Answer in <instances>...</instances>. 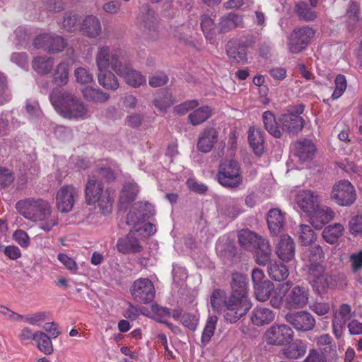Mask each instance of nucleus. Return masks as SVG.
I'll use <instances>...</instances> for the list:
<instances>
[{
  "label": "nucleus",
  "mask_w": 362,
  "mask_h": 362,
  "mask_svg": "<svg viewBox=\"0 0 362 362\" xmlns=\"http://www.w3.org/2000/svg\"><path fill=\"white\" fill-rule=\"evenodd\" d=\"M296 245L293 240L288 235H282L279 238L275 248L278 257L285 262H289L294 259Z\"/></svg>",
  "instance_id": "obj_21"
},
{
  "label": "nucleus",
  "mask_w": 362,
  "mask_h": 362,
  "mask_svg": "<svg viewBox=\"0 0 362 362\" xmlns=\"http://www.w3.org/2000/svg\"><path fill=\"white\" fill-rule=\"evenodd\" d=\"M138 231V230H132L125 237L117 240L116 247L119 252L124 255L136 254L143 250L144 247L136 236Z\"/></svg>",
  "instance_id": "obj_19"
},
{
  "label": "nucleus",
  "mask_w": 362,
  "mask_h": 362,
  "mask_svg": "<svg viewBox=\"0 0 362 362\" xmlns=\"http://www.w3.org/2000/svg\"><path fill=\"white\" fill-rule=\"evenodd\" d=\"M242 23L243 18L240 16L230 13L220 19L218 29L220 32H227L240 25Z\"/></svg>",
  "instance_id": "obj_40"
},
{
  "label": "nucleus",
  "mask_w": 362,
  "mask_h": 362,
  "mask_svg": "<svg viewBox=\"0 0 362 362\" xmlns=\"http://www.w3.org/2000/svg\"><path fill=\"white\" fill-rule=\"evenodd\" d=\"M315 31L309 26L296 28L290 34L288 49L291 53L297 54L303 50L315 36Z\"/></svg>",
  "instance_id": "obj_12"
},
{
  "label": "nucleus",
  "mask_w": 362,
  "mask_h": 362,
  "mask_svg": "<svg viewBox=\"0 0 362 362\" xmlns=\"http://www.w3.org/2000/svg\"><path fill=\"white\" fill-rule=\"evenodd\" d=\"M350 231L354 235H362V214L352 218L349 222Z\"/></svg>",
  "instance_id": "obj_64"
},
{
  "label": "nucleus",
  "mask_w": 362,
  "mask_h": 362,
  "mask_svg": "<svg viewBox=\"0 0 362 362\" xmlns=\"http://www.w3.org/2000/svg\"><path fill=\"white\" fill-rule=\"evenodd\" d=\"M346 88V80L343 75H338L335 78V88L332 98L335 100L339 98Z\"/></svg>",
  "instance_id": "obj_57"
},
{
  "label": "nucleus",
  "mask_w": 362,
  "mask_h": 362,
  "mask_svg": "<svg viewBox=\"0 0 362 362\" xmlns=\"http://www.w3.org/2000/svg\"><path fill=\"white\" fill-rule=\"evenodd\" d=\"M137 23L142 30L144 37L150 42H154L159 38L158 22L153 11L148 5H144L140 8L137 17Z\"/></svg>",
  "instance_id": "obj_8"
},
{
  "label": "nucleus",
  "mask_w": 362,
  "mask_h": 362,
  "mask_svg": "<svg viewBox=\"0 0 362 362\" xmlns=\"http://www.w3.org/2000/svg\"><path fill=\"white\" fill-rule=\"evenodd\" d=\"M314 144L308 139L296 142L293 145V153L302 162L312 159L315 152Z\"/></svg>",
  "instance_id": "obj_29"
},
{
  "label": "nucleus",
  "mask_w": 362,
  "mask_h": 362,
  "mask_svg": "<svg viewBox=\"0 0 362 362\" xmlns=\"http://www.w3.org/2000/svg\"><path fill=\"white\" fill-rule=\"evenodd\" d=\"M199 318L190 313H184L180 320V322L186 327L195 330L198 324Z\"/></svg>",
  "instance_id": "obj_63"
},
{
  "label": "nucleus",
  "mask_w": 362,
  "mask_h": 362,
  "mask_svg": "<svg viewBox=\"0 0 362 362\" xmlns=\"http://www.w3.org/2000/svg\"><path fill=\"white\" fill-rule=\"evenodd\" d=\"M12 95L8 88L6 76L0 71V105L11 100Z\"/></svg>",
  "instance_id": "obj_50"
},
{
  "label": "nucleus",
  "mask_w": 362,
  "mask_h": 362,
  "mask_svg": "<svg viewBox=\"0 0 362 362\" xmlns=\"http://www.w3.org/2000/svg\"><path fill=\"white\" fill-rule=\"evenodd\" d=\"M354 316L355 312L346 303L341 304L333 311L332 328V332L337 339L341 337L346 323Z\"/></svg>",
  "instance_id": "obj_15"
},
{
  "label": "nucleus",
  "mask_w": 362,
  "mask_h": 362,
  "mask_svg": "<svg viewBox=\"0 0 362 362\" xmlns=\"http://www.w3.org/2000/svg\"><path fill=\"white\" fill-rule=\"evenodd\" d=\"M54 79L60 86L65 85L69 80V66L66 63H60L54 72Z\"/></svg>",
  "instance_id": "obj_51"
},
{
  "label": "nucleus",
  "mask_w": 362,
  "mask_h": 362,
  "mask_svg": "<svg viewBox=\"0 0 362 362\" xmlns=\"http://www.w3.org/2000/svg\"><path fill=\"white\" fill-rule=\"evenodd\" d=\"M231 295L228 303L227 317L230 321H238L251 308L247 291V278L241 274H233L231 280Z\"/></svg>",
  "instance_id": "obj_3"
},
{
  "label": "nucleus",
  "mask_w": 362,
  "mask_h": 362,
  "mask_svg": "<svg viewBox=\"0 0 362 362\" xmlns=\"http://www.w3.org/2000/svg\"><path fill=\"white\" fill-rule=\"evenodd\" d=\"M130 293L136 302L148 304L154 299L156 290L150 279L139 278L133 282L130 287Z\"/></svg>",
  "instance_id": "obj_14"
},
{
  "label": "nucleus",
  "mask_w": 362,
  "mask_h": 362,
  "mask_svg": "<svg viewBox=\"0 0 362 362\" xmlns=\"http://www.w3.org/2000/svg\"><path fill=\"white\" fill-rule=\"evenodd\" d=\"M262 121L266 130L276 138H281L282 133L279 122L276 121L271 111H266L262 115Z\"/></svg>",
  "instance_id": "obj_37"
},
{
  "label": "nucleus",
  "mask_w": 362,
  "mask_h": 362,
  "mask_svg": "<svg viewBox=\"0 0 362 362\" xmlns=\"http://www.w3.org/2000/svg\"><path fill=\"white\" fill-rule=\"evenodd\" d=\"M49 98L56 111L64 118L80 120L88 117V105L70 91L54 90Z\"/></svg>",
  "instance_id": "obj_2"
},
{
  "label": "nucleus",
  "mask_w": 362,
  "mask_h": 362,
  "mask_svg": "<svg viewBox=\"0 0 362 362\" xmlns=\"http://www.w3.org/2000/svg\"><path fill=\"white\" fill-rule=\"evenodd\" d=\"M117 75L122 77L127 84L133 88H139L146 83V76L139 71L134 69L126 62Z\"/></svg>",
  "instance_id": "obj_23"
},
{
  "label": "nucleus",
  "mask_w": 362,
  "mask_h": 362,
  "mask_svg": "<svg viewBox=\"0 0 362 362\" xmlns=\"http://www.w3.org/2000/svg\"><path fill=\"white\" fill-rule=\"evenodd\" d=\"M330 199L341 206H349L356 199V192L354 185L348 180H342L334 184Z\"/></svg>",
  "instance_id": "obj_10"
},
{
  "label": "nucleus",
  "mask_w": 362,
  "mask_h": 362,
  "mask_svg": "<svg viewBox=\"0 0 362 362\" xmlns=\"http://www.w3.org/2000/svg\"><path fill=\"white\" fill-rule=\"evenodd\" d=\"M304 111V105L302 104L291 107L286 112L281 114L279 117L281 133L286 132L296 135L300 132L304 125L305 120L300 116Z\"/></svg>",
  "instance_id": "obj_6"
},
{
  "label": "nucleus",
  "mask_w": 362,
  "mask_h": 362,
  "mask_svg": "<svg viewBox=\"0 0 362 362\" xmlns=\"http://www.w3.org/2000/svg\"><path fill=\"white\" fill-rule=\"evenodd\" d=\"M238 240L242 247L248 250H253L259 247L262 241L267 240L262 238L249 229H243L238 233Z\"/></svg>",
  "instance_id": "obj_27"
},
{
  "label": "nucleus",
  "mask_w": 362,
  "mask_h": 362,
  "mask_svg": "<svg viewBox=\"0 0 362 362\" xmlns=\"http://www.w3.org/2000/svg\"><path fill=\"white\" fill-rule=\"evenodd\" d=\"M267 272L269 277L276 281L285 280L289 274L287 267L276 261L270 263Z\"/></svg>",
  "instance_id": "obj_39"
},
{
  "label": "nucleus",
  "mask_w": 362,
  "mask_h": 362,
  "mask_svg": "<svg viewBox=\"0 0 362 362\" xmlns=\"http://www.w3.org/2000/svg\"><path fill=\"white\" fill-rule=\"evenodd\" d=\"M192 32L185 25L172 31V35L180 42L187 43L190 41Z\"/></svg>",
  "instance_id": "obj_58"
},
{
  "label": "nucleus",
  "mask_w": 362,
  "mask_h": 362,
  "mask_svg": "<svg viewBox=\"0 0 362 362\" xmlns=\"http://www.w3.org/2000/svg\"><path fill=\"white\" fill-rule=\"evenodd\" d=\"M153 214V206L150 203L147 202H136L127 216V223L128 225H136Z\"/></svg>",
  "instance_id": "obj_20"
},
{
  "label": "nucleus",
  "mask_w": 362,
  "mask_h": 362,
  "mask_svg": "<svg viewBox=\"0 0 362 362\" xmlns=\"http://www.w3.org/2000/svg\"><path fill=\"white\" fill-rule=\"evenodd\" d=\"M16 209L27 220L39 222L41 230L48 233L58 225L57 215L52 214L50 203L40 198H26L16 203Z\"/></svg>",
  "instance_id": "obj_1"
},
{
  "label": "nucleus",
  "mask_w": 362,
  "mask_h": 362,
  "mask_svg": "<svg viewBox=\"0 0 362 362\" xmlns=\"http://www.w3.org/2000/svg\"><path fill=\"white\" fill-rule=\"evenodd\" d=\"M306 350V343L297 339L284 350V354L286 358L298 359L305 355Z\"/></svg>",
  "instance_id": "obj_38"
},
{
  "label": "nucleus",
  "mask_w": 362,
  "mask_h": 362,
  "mask_svg": "<svg viewBox=\"0 0 362 362\" xmlns=\"http://www.w3.org/2000/svg\"><path fill=\"white\" fill-rule=\"evenodd\" d=\"M274 313L267 308H255L251 313V322L257 326L268 325L274 320Z\"/></svg>",
  "instance_id": "obj_32"
},
{
  "label": "nucleus",
  "mask_w": 362,
  "mask_h": 362,
  "mask_svg": "<svg viewBox=\"0 0 362 362\" xmlns=\"http://www.w3.org/2000/svg\"><path fill=\"white\" fill-rule=\"evenodd\" d=\"M228 302L229 298L226 299V293L221 290H215L210 298V304L212 309L216 313L223 311L225 320L230 323H234L236 321H230L227 317V314L228 313Z\"/></svg>",
  "instance_id": "obj_25"
},
{
  "label": "nucleus",
  "mask_w": 362,
  "mask_h": 362,
  "mask_svg": "<svg viewBox=\"0 0 362 362\" xmlns=\"http://www.w3.org/2000/svg\"><path fill=\"white\" fill-rule=\"evenodd\" d=\"M217 179L223 187H238L243 181L238 163L234 160L222 161L219 165Z\"/></svg>",
  "instance_id": "obj_7"
},
{
  "label": "nucleus",
  "mask_w": 362,
  "mask_h": 362,
  "mask_svg": "<svg viewBox=\"0 0 362 362\" xmlns=\"http://www.w3.org/2000/svg\"><path fill=\"white\" fill-rule=\"evenodd\" d=\"M199 105V103L197 100H192L181 103L174 108V112L177 115H183L189 111L193 110Z\"/></svg>",
  "instance_id": "obj_56"
},
{
  "label": "nucleus",
  "mask_w": 362,
  "mask_h": 362,
  "mask_svg": "<svg viewBox=\"0 0 362 362\" xmlns=\"http://www.w3.org/2000/svg\"><path fill=\"white\" fill-rule=\"evenodd\" d=\"M300 240L303 245H310L316 239V235L309 225L300 226Z\"/></svg>",
  "instance_id": "obj_54"
},
{
  "label": "nucleus",
  "mask_w": 362,
  "mask_h": 362,
  "mask_svg": "<svg viewBox=\"0 0 362 362\" xmlns=\"http://www.w3.org/2000/svg\"><path fill=\"white\" fill-rule=\"evenodd\" d=\"M85 198L87 204L99 208L104 215L112 212L114 196L109 189L103 191V185L95 175L88 180L85 187Z\"/></svg>",
  "instance_id": "obj_4"
},
{
  "label": "nucleus",
  "mask_w": 362,
  "mask_h": 362,
  "mask_svg": "<svg viewBox=\"0 0 362 362\" xmlns=\"http://www.w3.org/2000/svg\"><path fill=\"white\" fill-rule=\"evenodd\" d=\"M267 224L274 235L279 233L285 224L284 214L279 209H272L267 215Z\"/></svg>",
  "instance_id": "obj_31"
},
{
  "label": "nucleus",
  "mask_w": 362,
  "mask_h": 362,
  "mask_svg": "<svg viewBox=\"0 0 362 362\" xmlns=\"http://www.w3.org/2000/svg\"><path fill=\"white\" fill-rule=\"evenodd\" d=\"M98 81L99 84L107 90H117L119 86V81L115 74L109 69L98 70Z\"/></svg>",
  "instance_id": "obj_35"
},
{
  "label": "nucleus",
  "mask_w": 362,
  "mask_h": 362,
  "mask_svg": "<svg viewBox=\"0 0 362 362\" xmlns=\"http://www.w3.org/2000/svg\"><path fill=\"white\" fill-rule=\"evenodd\" d=\"M212 110L208 105L194 109L187 116V121L192 126H199L205 122L211 116Z\"/></svg>",
  "instance_id": "obj_33"
},
{
  "label": "nucleus",
  "mask_w": 362,
  "mask_h": 362,
  "mask_svg": "<svg viewBox=\"0 0 362 362\" xmlns=\"http://www.w3.org/2000/svg\"><path fill=\"white\" fill-rule=\"evenodd\" d=\"M79 22L78 16L72 13H66L62 22V28L67 31H74L78 28Z\"/></svg>",
  "instance_id": "obj_53"
},
{
  "label": "nucleus",
  "mask_w": 362,
  "mask_h": 362,
  "mask_svg": "<svg viewBox=\"0 0 362 362\" xmlns=\"http://www.w3.org/2000/svg\"><path fill=\"white\" fill-rule=\"evenodd\" d=\"M255 289V295L259 301H266L269 298L271 295V292L274 289V284L267 280L264 281L262 284H258L257 286H254Z\"/></svg>",
  "instance_id": "obj_47"
},
{
  "label": "nucleus",
  "mask_w": 362,
  "mask_h": 362,
  "mask_svg": "<svg viewBox=\"0 0 362 362\" xmlns=\"http://www.w3.org/2000/svg\"><path fill=\"white\" fill-rule=\"evenodd\" d=\"M296 202L298 206L308 215L320 205L318 194L310 190L300 191L296 195Z\"/></svg>",
  "instance_id": "obj_22"
},
{
  "label": "nucleus",
  "mask_w": 362,
  "mask_h": 362,
  "mask_svg": "<svg viewBox=\"0 0 362 362\" xmlns=\"http://www.w3.org/2000/svg\"><path fill=\"white\" fill-rule=\"evenodd\" d=\"M125 62V53L122 49H112L107 45L98 47L95 54V64L98 70L111 68L117 75Z\"/></svg>",
  "instance_id": "obj_5"
},
{
  "label": "nucleus",
  "mask_w": 362,
  "mask_h": 362,
  "mask_svg": "<svg viewBox=\"0 0 362 362\" xmlns=\"http://www.w3.org/2000/svg\"><path fill=\"white\" fill-rule=\"evenodd\" d=\"M81 31L90 38L98 37L102 32L100 21L95 16H87L82 21Z\"/></svg>",
  "instance_id": "obj_26"
},
{
  "label": "nucleus",
  "mask_w": 362,
  "mask_h": 362,
  "mask_svg": "<svg viewBox=\"0 0 362 362\" xmlns=\"http://www.w3.org/2000/svg\"><path fill=\"white\" fill-rule=\"evenodd\" d=\"M294 11L300 20L306 22L313 21L317 18L316 12L304 1L296 4Z\"/></svg>",
  "instance_id": "obj_42"
},
{
  "label": "nucleus",
  "mask_w": 362,
  "mask_h": 362,
  "mask_svg": "<svg viewBox=\"0 0 362 362\" xmlns=\"http://www.w3.org/2000/svg\"><path fill=\"white\" fill-rule=\"evenodd\" d=\"M248 141L255 154L260 156L264 151V133L257 127H251L248 130Z\"/></svg>",
  "instance_id": "obj_28"
},
{
  "label": "nucleus",
  "mask_w": 362,
  "mask_h": 362,
  "mask_svg": "<svg viewBox=\"0 0 362 362\" xmlns=\"http://www.w3.org/2000/svg\"><path fill=\"white\" fill-rule=\"evenodd\" d=\"M79 189L74 186L64 185L56 194V206L62 213L71 211L75 203V199L78 196Z\"/></svg>",
  "instance_id": "obj_17"
},
{
  "label": "nucleus",
  "mask_w": 362,
  "mask_h": 362,
  "mask_svg": "<svg viewBox=\"0 0 362 362\" xmlns=\"http://www.w3.org/2000/svg\"><path fill=\"white\" fill-rule=\"evenodd\" d=\"M228 57L237 63H245L247 60L246 52L244 49L238 50L235 47H230L227 50Z\"/></svg>",
  "instance_id": "obj_61"
},
{
  "label": "nucleus",
  "mask_w": 362,
  "mask_h": 362,
  "mask_svg": "<svg viewBox=\"0 0 362 362\" xmlns=\"http://www.w3.org/2000/svg\"><path fill=\"white\" fill-rule=\"evenodd\" d=\"M53 64L52 58L38 57L33 59V67L37 72L44 74L51 71Z\"/></svg>",
  "instance_id": "obj_49"
},
{
  "label": "nucleus",
  "mask_w": 362,
  "mask_h": 362,
  "mask_svg": "<svg viewBox=\"0 0 362 362\" xmlns=\"http://www.w3.org/2000/svg\"><path fill=\"white\" fill-rule=\"evenodd\" d=\"M344 230V226L340 223L327 226L322 231V238L327 243L334 244L338 241L339 238L342 235Z\"/></svg>",
  "instance_id": "obj_41"
},
{
  "label": "nucleus",
  "mask_w": 362,
  "mask_h": 362,
  "mask_svg": "<svg viewBox=\"0 0 362 362\" xmlns=\"http://www.w3.org/2000/svg\"><path fill=\"white\" fill-rule=\"evenodd\" d=\"M218 131L214 127H206L199 134L197 148L202 153H209L217 142Z\"/></svg>",
  "instance_id": "obj_24"
},
{
  "label": "nucleus",
  "mask_w": 362,
  "mask_h": 362,
  "mask_svg": "<svg viewBox=\"0 0 362 362\" xmlns=\"http://www.w3.org/2000/svg\"><path fill=\"white\" fill-rule=\"evenodd\" d=\"M315 341L317 346V350L325 352L328 355H334L336 353V346L333 339L329 334H323L315 338Z\"/></svg>",
  "instance_id": "obj_43"
},
{
  "label": "nucleus",
  "mask_w": 362,
  "mask_h": 362,
  "mask_svg": "<svg viewBox=\"0 0 362 362\" xmlns=\"http://www.w3.org/2000/svg\"><path fill=\"white\" fill-rule=\"evenodd\" d=\"M286 321L298 331H310L315 326V319L307 311H298L285 315Z\"/></svg>",
  "instance_id": "obj_18"
},
{
  "label": "nucleus",
  "mask_w": 362,
  "mask_h": 362,
  "mask_svg": "<svg viewBox=\"0 0 362 362\" xmlns=\"http://www.w3.org/2000/svg\"><path fill=\"white\" fill-rule=\"evenodd\" d=\"M309 296V291L305 286H295L291 289L288 288L284 300V306L289 310L303 308L308 303Z\"/></svg>",
  "instance_id": "obj_16"
},
{
  "label": "nucleus",
  "mask_w": 362,
  "mask_h": 362,
  "mask_svg": "<svg viewBox=\"0 0 362 362\" xmlns=\"http://www.w3.org/2000/svg\"><path fill=\"white\" fill-rule=\"evenodd\" d=\"M139 187L134 182H127L124 186L119 195V205L126 209L136 197L139 193Z\"/></svg>",
  "instance_id": "obj_34"
},
{
  "label": "nucleus",
  "mask_w": 362,
  "mask_h": 362,
  "mask_svg": "<svg viewBox=\"0 0 362 362\" xmlns=\"http://www.w3.org/2000/svg\"><path fill=\"white\" fill-rule=\"evenodd\" d=\"M293 337V329L285 324H274L269 327L264 334V339L267 344L276 346L290 344Z\"/></svg>",
  "instance_id": "obj_9"
},
{
  "label": "nucleus",
  "mask_w": 362,
  "mask_h": 362,
  "mask_svg": "<svg viewBox=\"0 0 362 362\" xmlns=\"http://www.w3.org/2000/svg\"><path fill=\"white\" fill-rule=\"evenodd\" d=\"M36 49H42L48 52L56 54L62 52L67 46L66 40L55 33H45L37 35L33 40Z\"/></svg>",
  "instance_id": "obj_11"
},
{
  "label": "nucleus",
  "mask_w": 362,
  "mask_h": 362,
  "mask_svg": "<svg viewBox=\"0 0 362 362\" xmlns=\"http://www.w3.org/2000/svg\"><path fill=\"white\" fill-rule=\"evenodd\" d=\"M308 278L317 293H322L329 288L334 282L333 278L325 271L320 264L310 263Z\"/></svg>",
  "instance_id": "obj_13"
},
{
  "label": "nucleus",
  "mask_w": 362,
  "mask_h": 362,
  "mask_svg": "<svg viewBox=\"0 0 362 362\" xmlns=\"http://www.w3.org/2000/svg\"><path fill=\"white\" fill-rule=\"evenodd\" d=\"M83 98L94 103H103L110 98V95L99 88L86 86L81 90Z\"/></svg>",
  "instance_id": "obj_36"
},
{
  "label": "nucleus",
  "mask_w": 362,
  "mask_h": 362,
  "mask_svg": "<svg viewBox=\"0 0 362 362\" xmlns=\"http://www.w3.org/2000/svg\"><path fill=\"white\" fill-rule=\"evenodd\" d=\"M290 283L280 284L276 288L274 287L273 291L271 292L270 304L273 308H279L283 303L284 298H286L288 287Z\"/></svg>",
  "instance_id": "obj_45"
},
{
  "label": "nucleus",
  "mask_w": 362,
  "mask_h": 362,
  "mask_svg": "<svg viewBox=\"0 0 362 362\" xmlns=\"http://www.w3.org/2000/svg\"><path fill=\"white\" fill-rule=\"evenodd\" d=\"M242 212L240 206L235 200L228 202L224 209V214L230 218H236Z\"/></svg>",
  "instance_id": "obj_59"
},
{
  "label": "nucleus",
  "mask_w": 362,
  "mask_h": 362,
  "mask_svg": "<svg viewBox=\"0 0 362 362\" xmlns=\"http://www.w3.org/2000/svg\"><path fill=\"white\" fill-rule=\"evenodd\" d=\"M76 81L81 85L91 83L94 81L93 76L84 67H78L74 70Z\"/></svg>",
  "instance_id": "obj_52"
},
{
  "label": "nucleus",
  "mask_w": 362,
  "mask_h": 362,
  "mask_svg": "<svg viewBox=\"0 0 362 362\" xmlns=\"http://www.w3.org/2000/svg\"><path fill=\"white\" fill-rule=\"evenodd\" d=\"M119 170H116V167L112 169V168H100L96 171V175H95L98 178H103L107 181H112L115 179L117 172Z\"/></svg>",
  "instance_id": "obj_60"
},
{
  "label": "nucleus",
  "mask_w": 362,
  "mask_h": 362,
  "mask_svg": "<svg viewBox=\"0 0 362 362\" xmlns=\"http://www.w3.org/2000/svg\"><path fill=\"white\" fill-rule=\"evenodd\" d=\"M310 223L315 228H321L325 223L329 222L334 217L333 211L329 209H322L318 206L314 211L308 214Z\"/></svg>",
  "instance_id": "obj_30"
},
{
  "label": "nucleus",
  "mask_w": 362,
  "mask_h": 362,
  "mask_svg": "<svg viewBox=\"0 0 362 362\" xmlns=\"http://www.w3.org/2000/svg\"><path fill=\"white\" fill-rule=\"evenodd\" d=\"M217 322L218 317L216 315H209L201 338V342L203 346H206L214 336Z\"/></svg>",
  "instance_id": "obj_46"
},
{
  "label": "nucleus",
  "mask_w": 362,
  "mask_h": 362,
  "mask_svg": "<svg viewBox=\"0 0 362 362\" xmlns=\"http://www.w3.org/2000/svg\"><path fill=\"white\" fill-rule=\"evenodd\" d=\"M168 81V76L163 72H158L149 78L148 83L153 88L165 85Z\"/></svg>",
  "instance_id": "obj_62"
},
{
  "label": "nucleus",
  "mask_w": 362,
  "mask_h": 362,
  "mask_svg": "<svg viewBox=\"0 0 362 362\" xmlns=\"http://www.w3.org/2000/svg\"><path fill=\"white\" fill-rule=\"evenodd\" d=\"M255 250H257V262L258 264L265 266L273 262L270 261L271 249L267 240L262 241L259 247L255 249Z\"/></svg>",
  "instance_id": "obj_48"
},
{
  "label": "nucleus",
  "mask_w": 362,
  "mask_h": 362,
  "mask_svg": "<svg viewBox=\"0 0 362 362\" xmlns=\"http://www.w3.org/2000/svg\"><path fill=\"white\" fill-rule=\"evenodd\" d=\"M35 341L39 350L45 354L53 353L54 348L50 337L42 331L35 332Z\"/></svg>",
  "instance_id": "obj_44"
},
{
  "label": "nucleus",
  "mask_w": 362,
  "mask_h": 362,
  "mask_svg": "<svg viewBox=\"0 0 362 362\" xmlns=\"http://www.w3.org/2000/svg\"><path fill=\"white\" fill-rule=\"evenodd\" d=\"M328 354L324 351L317 350V349H312L309 351L308 355L304 360V362H327Z\"/></svg>",
  "instance_id": "obj_55"
}]
</instances>
